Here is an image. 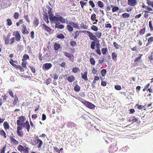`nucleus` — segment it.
I'll use <instances>...</instances> for the list:
<instances>
[{
  "mask_svg": "<svg viewBox=\"0 0 153 153\" xmlns=\"http://www.w3.org/2000/svg\"><path fill=\"white\" fill-rule=\"evenodd\" d=\"M26 120L25 117L24 116H21L19 117V120H17V124L18 126H24V122Z\"/></svg>",
  "mask_w": 153,
  "mask_h": 153,
  "instance_id": "1",
  "label": "nucleus"
},
{
  "mask_svg": "<svg viewBox=\"0 0 153 153\" xmlns=\"http://www.w3.org/2000/svg\"><path fill=\"white\" fill-rule=\"evenodd\" d=\"M83 32H86V33L88 34V35L90 39L93 40L94 41H96V40H97V38L96 37V36L94 35L92 32H91L89 31H86V30L83 31Z\"/></svg>",
  "mask_w": 153,
  "mask_h": 153,
  "instance_id": "2",
  "label": "nucleus"
},
{
  "mask_svg": "<svg viewBox=\"0 0 153 153\" xmlns=\"http://www.w3.org/2000/svg\"><path fill=\"white\" fill-rule=\"evenodd\" d=\"M84 103L85 105L87 108H90V109H94L95 107L94 105L93 104L90 102H89V101H85Z\"/></svg>",
  "mask_w": 153,
  "mask_h": 153,
  "instance_id": "3",
  "label": "nucleus"
},
{
  "mask_svg": "<svg viewBox=\"0 0 153 153\" xmlns=\"http://www.w3.org/2000/svg\"><path fill=\"white\" fill-rule=\"evenodd\" d=\"M57 15H56V16H55L54 17V19H55L54 21H59L60 22L62 23H64L65 22V19L63 17H62V16H59V17H57Z\"/></svg>",
  "mask_w": 153,
  "mask_h": 153,
  "instance_id": "4",
  "label": "nucleus"
},
{
  "mask_svg": "<svg viewBox=\"0 0 153 153\" xmlns=\"http://www.w3.org/2000/svg\"><path fill=\"white\" fill-rule=\"evenodd\" d=\"M52 66L51 63H45L43 64L42 68L44 70H48L51 68Z\"/></svg>",
  "mask_w": 153,
  "mask_h": 153,
  "instance_id": "5",
  "label": "nucleus"
},
{
  "mask_svg": "<svg viewBox=\"0 0 153 153\" xmlns=\"http://www.w3.org/2000/svg\"><path fill=\"white\" fill-rule=\"evenodd\" d=\"M54 23L55 24V27L58 28V29H63L64 26V25L61 24L60 22L59 21H57V22H54Z\"/></svg>",
  "mask_w": 153,
  "mask_h": 153,
  "instance_id": "6",
  "label": "nucleus"
},
{
  "mask_svg": "<svg viewBox=\"0 0 153 153\" xmlns=\"http://www.w3.org/2000/svg\"><path fill=\"white\" fill-rule=\"evenodd\" d=\"M137 4V0H128V4L131 6H135Z\"/></svg>",
  "mask_w": 153,
  "mask_h": 153,
  "instance_id": "7",
  "label": "nucleus"
},
{
  "mask_svg": "<svg viewBox=\"0 0 153 153\" xmlns=\"http://www.w3.org/2000/svg\"><path fill=\"white\" fill-rule=\"evenodd\" d=\"M39 27H41L42 29L47 32H50L51 30V29L48 26H47L45 24H41Z\"/></svg>",
  "mask_w": 153,
  "mask_h": 153,
  "instance_id": "8",
  "label": "nucleus"
},
{
  "mask_svg": "<svg viewBox=\"0 0 153 153\" xmlns=\"http://www.w3.org/2000/svg\"><path fill=\"white\" fill-rule=\"evenodd\" d=\"M36 140L35 141V144H38V145L37 147L38 148H40L43 143V141L41 140H40L39 138L37 136L36 137Z\"/></svg>",
  "mask_w": 153,
  "mask_h": 153,
  "instance_id": "9",
  "label": "nucleus"
},
{
  "mask_svg": "<svg viewBox=\"0 0 153 153\" xmlns=\"http://www.w3.org/2000/svg\"><path fill=\"white\" fill-rule=\"evenodd\" d=\"M52 10H48V13L49 15V19L50 21H52L54 22L55 21V19H54V16H53V13L52 12Z\"/></svg>",
  "mask_w": 153,
  "mask_h": 153,
  "instance_id": "10",
  "label": "nucleus"
},
{
  "mask_svg": "<svg viewBox=\"0 0 153 153\" xmlns=\"http://www.w3.org/2000/svg\"><path fill=\"white\" fill-rule=\"evenodd\" d=\"M22 33L24 34H28L29 33V32L27 30L25 25H22Z\"/></svg>",
  "mask_w": 153,
  "mask_h": 153,
  "instance_id": "11",
  "label": "nucleus"
},
{
  "mask_svg": "<svg viewBox=\"0 0 153 153\" xmlns=\"http://www.w3.org/2000/svg\"><path fill=\"white\" fill-rule=\"evenodd\" d=\"M14 35L15 36V39L17 41H19L20 39L21 35L18 31L15 32Z\"/></svg>",
  "mask_w": 153,
  "mask_h": 153,
  "instance_id": "12",
  "label": "nucleus"
},
{
  "mask_svg": "<svg viewBox=\"0 0 153 153\" xmlns=\"http://www.w3.org/2000/svg\"><path fill=\"white\" fill-rule=\"evenodd\" d=\"M24 126L26 128L27 131H30V126L29 124V122L28 121H26L25 123H24Z\"/></svg>",
  "mask_w": 153,
  "mask_h": 153,
  "instance_id": "13",
  "label": "nucleus"
},
{
  "mask_svg": "<svg viewBox=\"0 0 153 153\" xmlns=\"http://www.w3.org/2000/svg\"><path fill=\"white\" fill-rule=\"evenodd\" d=\"M138 120V118H136L135 117H131L128 119V121H129V122L133 121V122H137Z\"/></svg>",
  "mask_w": 153,
  "mask_h": 153,
  "instance_id": "14",
  "label": "nucleus"
},
{
  "mask_svg": "<svg viewBox=\"0 0 153 153\" xmlns=\"http://www.w3.org/2000/svg\"><path fill=\"white\" fill-rule=\"evenodd\" d=\"M87 73L88 72H87V71H85L83 74L82 73H81L82 75V78L85 80H87L88 79V78L87 77Z\"/></svg>",
  "mask_w": 153,
  "mask_h": 153,
  "instance_id": "15",
  "label": "nucleus"
},
{
  "mask_svg": "<svg viewBox=\"0 0 153 153\" xmlns=\"http://www.w3.org/2000/svg\"><path fill=\"white\" fill-rule=\"evenodd\" d=\"M75 78L73 75H70L68 76V80L69 82H72L75 80Z\"/></svg>",
  "mask_w": 153,
  "mask_h": 153,
  "instance_id": "16",
  "label": "nucleus"
},
{
  "mask_svg": "<svg viewBox=\"0 0 153 153\" xmlns=\"http://www.w3.org/2000/svg\"><path fill=\"white\" fill-rule=\"evenodd\" d=\"M10 138L11 141L12 142H13V144H15V145H17V144H19V142L17 141L16 140H15V138H13V137L10 136Z\"/></svg>",
  "mask_w": 153,
  "mask_h": 153,
  "instance_id": "17",
  "label": "nucleus"
},
{
  "mask_svg": "<svg viewBox=\"0 0 153 153\" xmlns=\"http://www.w3.org/2000/svg\"><path fill=\"white\" fill-rule=\"evenodd\" d=\"M39 19H37V18H36L34 19L33 21V25L34 26L37 27L39 25Z\"/></svg>",
  "mask_w": 153,
  "mask_h": 153,
  "instance_id": "18",
  "label": "nucleus"
},
{
  "mask_svg": "<svg viewBox=\"0 0 153 153\" xmlns=\"http://www.w3.org/2000/svg\"><path fill=\"white\" fill-rule=\"evenodd\" d=\"M3 125L5 129H9L10 128V126L7 121H5Z\"/></svg>",
  "mask_w": 153,
  "mask_h": 153,
  "instance_id": "19",
  "label": "nucleus"
},
{
  "mask_svg": "<svg viewBox=\"0 0 153 153\" xmlns=\"http://www.w3.org/2000/svg\"><path fill=\"white\" fill-rule=\"evenodd\" d=\"M60 48H61V45L59 44L56 42L54 44V49L55 50H58Z\"/></svg>",
  "mask_w": 153,
  "mask_h": 153,
  "instance_id": "20",
  "label": "nucleus"
},
{
  "mask_svg": "<svg viewBox=\"0 0 153 153\" xmlns=\"http://www.w3.org/2000/svg\"><path fill=\"white\" fill-rule=\"evenodd\" d=\"M76 125L73 122L69 121L67 123V126L69 128H72V127H74Z\"/></svg>",
  "mask_w": 153,
  "mask_h": 153,
  "instance_id": "21",
  "label": "nucleus"
},
{
  "mask_svg": "<svg viewBox=\"0 0 153 153\" xmlns=\"http://www.w3.org/2000/svg\"><path fill=\"white\" fill-rule=\"evenodd\" d=\"M81 88V87H80L79 85L76 84L74 87V90L76 91V92H78L80 91Z\"/></svg>",
  "mask_w": 153,
  "mask_h": 153,
  "instance_id": "22",
  "label": "nucleus"
},
{
  "mask_svg": "<svg viewBox=\"0 0 153 153\" xmlns=\"http://www.w3.org/2000/svg\"><path fill=\"white\" fill-rule=\"evenodd\" d=\"M10 36L9 35V34H8L7 37H6V38L4 39L5 44H9L10 42Z\"/></svg>",
  "mask_w": 153,
  "mask_h": 153,
  "instance_id": "23",
  "label": "nucleus"
},
{
  "mask_svg": "<svg viewBox=\"0 0 153 153\" xmlns=\"http://www.w3.org/2000/svg\"><path fill=\"white\" fill-rule=\"evenodd\" d=\"M96 15L95 14H93L91 16V19L92 20H93V21H94V20H95L96 22H97L98 21L97 19H96Z\"/></svg>",
  "mask_w": 153,
  "mask_h": 153,
  "instance_id": "24",
  "label": "nucleus"
},
{
  "mask_svg": "<svg viewBox=\"0 0 153 153\" xmlns=\"http://www.w3.org/2000/svg\"><path fill=\"white\" fill-rule=\"evenodd\" d=\"M80 69L78 68H77V67H75V68H73L72 69V71L74 73H77L79 72Z\"/></svg>",
  "mask_w": 153,
  "mask_h": 153,
  "instance_id": "25",
  "label": "nucleus"
},
{
  "mask_svg": "<svg viewBox=\"0 0 153 153\" xmlns=\"http://www.w3.org/2000/svg\"><path fill=\"white\" fill-rule=\"evenodd\" d=\"M56 37L59 39H64L65 36L63 34L60 33V34H57Z\"/></svg>",
  "mask_w": 153,
  "mask_h": 153,
  "instance_id": "26",
  "label": "nucleus"
},
{
  "mask_svg": "<svg viewBox=\"0 0 153 153\" xmlns=\"http://www.w3.org/2000/svg\"><path fill=\"white\" fill-rule=\"evenodd\" d=\"M117 55L116 53H115V52H113L112 53V57L113 59H114V60H117Z\"/></svg>",
  "mask_w": 153,
  "mask_h": 153,
  "instance_id": "27",
  "label": "nucleus"
},
{
  "mask_svg": "<svg viewBox=\"0 0 153 153\" xmlns=\"http://www.w3.org/2000/svg\"><path fill=\"white\" fill-rule=\"evenodd\" d=\"M64 55L66 56H67L68 58H71L72 57V54L71 53H68L67 52L65 51L64 52Z\"/></svg>",
  "mask_w": 153,
  "mask_h": 153,
  "instance_id": "28",
  "label": "nucleus"
},
{
  "mask_svg": "<svg viewBox=\"0 0 153 153\" xmlns=\"http://www.w3.org/2000/svg\"><path fill=\"white\" fill-rule=\"evenodd\" d=\"M122 16L123 18H128L130 16V15L128 13H123L122 14Z\"/></svg>",
  "mask_w": 153,
  "mask_h": 153,
  "instance_id": "29",
  "label": "nucleus"
},
{
  "mask_svg": "<svg viewBox=\"0 0 153 153\" xmlns=\"http://www.w3.org/2000/svg\"><path fill=\"white\" fill-rule=\"evenodd\" d=\"M139 56L136 58L134 60V62H139V61H140V59H141V57L143 55L141 54H139Z\"/></svg>",
  "mask_w": 153,
  "mask_h": 153,
  "instance_id": "30",
  "label": "nucleus"
},
{
  "mask_svg": "<svg viewBox=\"0 0 153 153\" xmlns=\"http://www.w3.org/2000/svg\"><path fill=\"white\" fill-rule=\"evenodd\" d=\"M113 44L114 45V47L117 49H119L120 47V45L117 44V42H113Z\"/></svg>",
  "mask_w": 153,
  "mask_h": 153,
  "instance_id": "31",
  "label": "nucleus"
},
{
  "mask_svg": "<svg viewBox=\"0 0 153 153\" xmlns=\"http://www.w3.org/2000/svg\"><path fill=\"white\" fill-rule=\"evenodd\" d=\"M67 28L69 32H71V31L73 30V28L72 27V26H71L70 25H67Z\"/></svg>",
  "mask_w": 153,
  "mask_h": 153,
  "instance_id": "32",
  "label": "nucleus"
},
{
  "mask_svg": "<svg viewBox=\"0 0 153 153\" xmlns=\"http://www.w3.org/2000/svg\"><path fill=\"white\" fill-rule=\"evenodd\" d=\"M96 42L95 41H93L91 42V47L92 49H95V46Z\"/></svg>",
  "mask_w": 153,
  "mask_h": 153,
  "instance_id": "33",
  "label": "nucleus"
},
{
  "mask_svg": "<svg viewBox=\"0 0 153 153\" xmlns=\"http://www.w3.org/2000/svg\"><path fill=\"white\" fill-rule=\"evenodd\" d=\"M89 60L91 64L92 65H94L95 64V61L93 57L90 58Z\"/></svg>",
  "mask_w": 153,
  "mask_h": 153,
  "instance_id": "34",
  "label": "nucleus"
},
{
  "mask_svg": "<svg viewBox=\"0 0 153 153\" xmlns=\"http://www.w3.org/2000/svg\"><path fill=\"white\" fill-rule=\"evenodd\" d=\"M98 5L100 7H104V4L101 1H98L97 2Z\"/></svg>",
  "mask_w": 153,
  "mask_h": 153,
  "instance_id": "35",
  "label": "nucleus"
},
{
  "mask_svg": "<svg viewBox=\"0 0 153 153\" xmlns=\"http://www.w3.org/2000/svg\"><path fill=\"white\" fill-rule=\"evenodd\" d=\"M107 73V71L105 69H102L101 71L102 75V76H105V75Z\"/></svg>",
  "mask_w": 153,
  "mask_h": 153,
  "instance_id": "36",
  "label": "nucleus"
},
{
  "mask_svg": "<svg viewBox=\"0 0 153 153\" xmlns=\"http://www.w3.org/2000/svg\"><path fill=\"white\" fill-rule=\"evenodd\" d=\"M71 45L72 46H73V47H74V46H76L77 45V43L75 41H71L70 43Z\"/></svg>",
  "mask_w": 153,
  "mask_h": 153,
  "instance_id": "37",
  "label": "nucleus"
},
{
  "mask_svg": "<svg viewBox=\"0 0 153 153\" xmlns=\"http://www.w3.org/2000/svg\"><path fill=\"white\" fill-rule=\"evenodd\" d=\"M19 13L18 12L14 13L13 17L15 19H18L19 17Z\"/></svg>",
  "mask_w": 153,
  "mask_h": 153,
  "instance_id": "38",
  "label": "nucleus"
},
{
  "mask_svg": "<svg viewBox=\"0 0 153 153\" xmlns=\"http://www.w3.org/2000/svg\"><path fill=\"white\" fill-rule=\"evenodd\" d=\"M91 28L94 31H97L98 30V28L95 25H92L91 27Z\"/></svg>",
  "mask_w": 153,
  "mask_h": 153,
  "instance_id": "39",
  "label": "nucleus"
},
{
  "mask_svg": "<svg viewBox=\"0 0 153 153\" xmlns=\"http://www.w3.org/2000/svg\"><path fill=\"white\" fill-rule=\"evenodd\" d=\"M29 56L27 54H24L23 56L22 60H27V59H29Z\"/></svg>",
  "mask_w": 153,
  "mask_h": 153,
  "instance_id": "40",
  "label": "nucleus"
},
{
  "mask_svg": "<svg viewBox=\"0 0 153 153\" xmlns=\"http://www.w3.org/2000/svg\"><path fill=\"white\" fill-rule=\"evenodd\" d=\"M107 51V48H103L102 50V53L103 54H105Z\"/></svg>",
  "mask_w": 153,
  "mask_h": 153,
  "instance_id": "41",
  "label": "nucleus"
},
{
  "mask_svg": "<svg viewBox=\"0 0 153 153\" xmlns=\"http://www.w3.org/2000/svg\"><path fill=\"white\" fill-rule=\"evenodd\" d=\"M146 29L145 28H144L143 29H142L139 32V34H143L145 33L146 31Z\"/></svg>",
  "mask_w": 153,
  "mask_h": 153,
  "instance_id": "42",
  "label": "nucleus"
},
{
  "mask_svg": "<svg viewBox=\"0 0 153 153\" xmlns=\"http://www.w3.org/2000/svg\"><path fill=\"white\" fill-rule=\"evenodd\" d=\"M7 25L8 26H10L12 24V22L11 21V20L10 19H8L7 20Z\"/></svg>",
  "mask_w": 153,
  "mask_h": 153,
  "instance_id": "43",
  "label": "nucleus"
},
{
  "mask_svg": "<svg viewBox=\"0 0 153 153\" xmlns=\"http://www.w3.org/2000/svg\"><path fill=\"white\" fill-rule=\"evenodd\" d=\"M119 7H117V6H115L114 5V7L112 9V11L113 12H116V11H117V10H119Z\"/></svg>",
  "mask_w": 153,
  "mask_h": 153,
  "instance_id": "44",
  "label": "nucleus"
},
{
  "mask_svg": "<svg viewBox=\"0 0 153 153\" xmlns=\"http://www.w3.org/2000/svg\"><path fill=\"white\" fill-rule=\"evenodd\" d=\"M79 3H80L81 5V7L82 9H83L84 5H86V2H85L82 1L79 2Z\"/></svg>",
  "mask_w": 153,
  "mask_h": 153,
  "instance_id": "45",
  "label": "nucleus"
},
{
  "mask_svg": "<svg viewBox=\"0 0 153 153\" xmlns=\"http://www.w3.org/2000/svg\"><path fill=\"white\" fill-rule=\"evenodd\" d=\"M102 33L101 32H97L96 35V36H97V37H98L99 38H100L102 36Z\"/></svg>",
  "mask_w": 153,
  "mask_h": 153,
  "instance_id": "46",
  "label": "nucleus"
},
{
  "mask_svg": "<svg viewBox=\"0 0 153 153\" xmlns=\"http://www.w3.org/2000/svg\"><path fill=\"white\" fill-rule=\"evenodd\" d=\"M6 146H4L0 149L1 152L0 153H5V151Z\"/></svg>",
  "mask_w": 153,
  "mask_h": 153,
  "instance_id": "47",
  "label": "nucleus"
},
{
  "mask_svg": "<svg viewBox=\"0 0 153 153\" xmlns=\"http://www.w3.org/2000/svg\"><path fill=\"white\" fill-rule=\"evenodd\" d=\"M25 148L22 146V145H19V147L18 148V149L19 151H20L22 153V151H24Z\"/></svg>",
  "mask_w": 153,
  "mask_h": 153,
  "instance_id": "48",
  "label": "nucleus"
},
{
  "mask_svg": "<svg viewBox=\"0 0 153 153\" xmlns=\"http://www.w3.org/2000/svg\"><path fill=\"white\" fill-rule=\"evenodd\" d=\"M149 26L151 30H153V27L152 24V21H149Z\"/></svg>",
  "mask_w": 153,
  "mask_h": 153,
  "instance_id": "49",
  "label": "nucleus"
},
{
  "mask_svg": "<svg viewBox=\"0 0 153 153\" xmlns=\"http://www.w3.org/2000/svg\"><path fill=\"white\" fill-rule=\"evenodd\" d=\"M29 68L31 69V71L32 72L35 73L36 72V69L34 67H33V66H30Z\"/></svg>",
  "mask_w": 153,
  "mask_h": 153,
  "instance_id": "50",
  "label": "nucleus"
},
{
  "mask_svg": "<svg viewBox=\"0 0 153 153\" xmlns=\"http://www.w3.org/2000/svg\"><path fill=\"white\" fill-rule=\"evenodd\" d=\"M18 101V98L17 97H15L14 98V100L13 102V105H15L16 104Z\"/></svg>",
  "mask_w": 153,
  "mask_h": 153,
  "instance_id": "51",
  "label": "nucleus"
},
{
  "mask_svg": "<svg viewBox=\"0 0 153 153\" xmlns=\"http://www.w3.org/2000/svg\"><path fill=\"white\" fill-rule=\"evenodd\" d=\"M15 41L14 37H12L11 39H10V44H12Z\"/></svg>",
  "mask_w": 153,
  "mask_h": 153,
  "instance_id": "52",
  "label": "nucleus"
},
{
  "mask_svg": "<svg viewBox=\"0 0 153 153\" xmlns=\"http://www.w3.org/2000/svg\"><path fill=\"white\" fill-rule=\"evenodd\" d=\"M114 88L117 90H120L121 89V87L120 85H116L114 86Z\"/></svg>",
  "mask_w": 153,
  "mask_h": 153,
  "instance_id": "53",
  "label": "nucleus"
},
{
  "mask_svg": "<svg viewBox=\"0 0 153 153\" xmlns=\"http://www.w3.org/2000/svg\"><path fill=\"white\" fill-rule=\"evenodd\" d=\"M89 3L90 5H91L92 7H94L95 6V5L94 3V2L92 1H89Z\"/></svg>",
  "mask_w": 153,
  "mask_h": 153,
  "instance_id": "54",
  "label": "nucleus"
},
{
  "mask_svg": "<svg viewBox=\"0 0 153 153\" xmlns=\"http://www.w3.org/2000/svg\"><path fill=\"white\" fill-rule=\"evenodd\" d=\"M24 18L25 19H26V21L29 23L30 22V20L29 19L28 16V15H24Z\"/></svg>",
  "mask_w": 153,
  "mask_h": 153,
  "instance_id": "55",
  "label": "nucleus"
},
{
  "mask_svg": "<svg viewBox=\"0 0 153 153\" xmlns=\"http://www.w3.org/2000/svg\"><path fill=\"white\" fill-rule=\"evenodd\" d=\"M74 27L76 28V29H79V26L78 25V24L76 22H74Z\"/></svg>",
  "mask_w": 153,
  "mask_h": 153,
  "instance_id": "56",
  "label": "nucleus"
},
{
  "mask_svg": "<svg viewBox=\"0 0 153 153\" xmlns=\"http://www.w3.org/2000/svg\"><path fill=\"white\" fill-rule=\"evenodd\" d=\"M81 27L82 29L83 28V29H87V26H86V25H85V24H84V23H81Z\"/></svg>",
  "mask_w": 153,
  "mask_h": 153,
  "instance_id": "57",
  "label": "nucleus"
},
{
  "mask_svg": "<svg viewBox=\"0 0 153 153\" xmlns=\"http://www.w3.org/2000/svg\"><path fill=\"white\" fill-rule=\"evenodd\" d=\"M96 51L99 55H101V54L100 47H98L97 48V49L96 50Z\"/></svg>",
  "mask_w": 153,
  "mask_h": 153,
  "instance_id": "58",
  "label": "nucleus"
},
{
  "mask_svg": "<svg viewBox=\"0 0 153 153\" xmlns=\"http://www.w3.org/2000/svg\"><path fill=\"white\" fill-rule=\"evenodd\" d=\"M29 148H26L25 149L24 151H23V153H28L29 152Z\"/></svg>",
  "mask_w": 153,
  "mask_h": 153,
  "instance_id": "59",
  "label": "nucleus"
},
{
  "mask_svg": "<svg viewBox=\"0 0 153 153\" xmlns=\"http://www.w3.org/2000/svg\"><path fill=\"white\" fill-rule=\"evenodd\" d=\"M9 94L12 97H13V98L14 97V96L13 95V92L11 90H9Z\"/></svg>",
  "mask_w": 153,
  "mask_h": 153,
  "instance_id": "60",
  "label": "nucleus"
},
{
  "mask_svg": "<svg viewBox=\"0 0 153 153\" xmlns=\"http://www.w3.org/2000/svg\"><path fill=\"white\" fill-rule=\"evenodd\" d=\"M22 22H23L22 19H20V20H19V21L18 22H17L16 23V26H19V25H20V24L22 23Z\"/></svg>",
  "mask_w": 153,
  "mask_h": 153,
  "instance_id": "61",
  "label": "nucleus"
},
{
  "mask_svg": "<svg viewBox=\"0 0 153 153\" xmlns=\"http://www.w3.org/2000/svg\"><path fill=\"white\" fill-rule=\"evenodd\" d=\"M79 34V32L77 31L75 32V35L74 37V39H76Z\"/></svg>",
  "mask_w": 153,
  "mask_h": 153,
  "instance_id": "62",
  "label": "nucleus"
},
{
  "mask_svg": "<svg viewBox=\"0 0 153 153\" xmlns=\"http://www.w3.org/2000/svg\"><path fill=\"white\" fill-rule=\"evenodd\" d=\"M153 41V37H151L149 38L148 39V42L150 43L152 42Z\"/></svg>",
  "mask_w": 153,
  "mask_h": 153,
  "instance_id": "63",
  "label": "nucleus"
},
{
  "mask_svg": "<svg viewBox=\"0 0 153 153\" xmlns=\"http://www.w3.org/2000/svg\"><path fill=\"white\" fill-rule=\"evenodd\" d=\"M153 53V52H152L151 54L150 55V56H149L148 58L149 59L150 61H152V60H153V55L152 54Z\"/></svg>",
  "mask_w": 153,
  "mask_h": 153,
  "instance_id": "64",
  "label": "nucleus"
}]
</instances>
